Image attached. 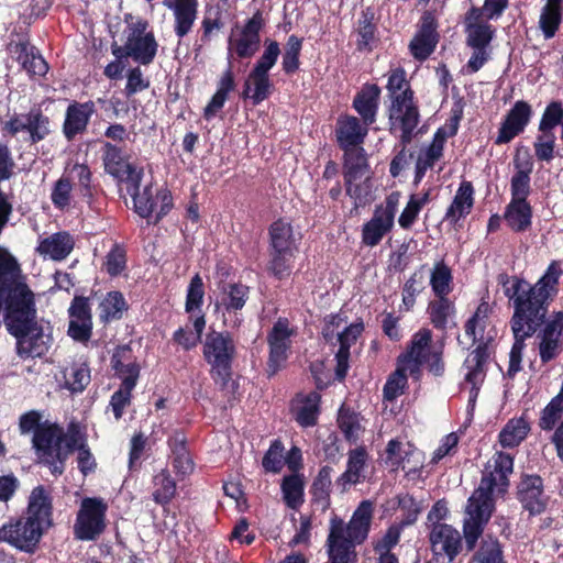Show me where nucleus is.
<instances>
[{"label": "nucleus", "instance_id": "14", "mask_svg": "<svg viewBox=\"0 0 563 563\" xmlns=\"http://www.w3.org/2000/svg\"><path fill=\"white\" fill-rule=\"evenodd\" d=\"M292 330L289 329V322L286 318H279L267 334V343L269 347L267 373L268 376L275 375L286 362L287 351L290 349V336Z\"/></svg>", "mask_w": 563, "mask_h": 563}, {"label": "nucleus", "instance_id": "13", "mask_svg": "<svg viewBox=\"0 0 563 563\" xmlns=\"http://www.w3.org/2000/svg\"><path fill=\"white\" fill-rule=\"evenodd\" d=\"M532 115L533 109L528 101H516L505 114L494 143L496 145L510 143L515 137L525 132Z\"/></svg>", "mask_w": 563, "mask_h": 563}, {"label": "nucleus", "instance_id": "9", "mask_svg": "<svg viewBox=\"0 0 563 563\" xmlns=\"http://www.w3.org/2000/svg\"><path fill=\"white\" fill-rule=\"evenodd\" d=\"M47 530L42 523L25 515L11 517L0 528V542L8 543L21 552L34 554Z\"/></svg>", "mask_w": 563, "mask_h": 563}, {"label": "nucleus", "instance_id": "55", "mask_svg": "<svg viewBox=\"0 0 563 563\" xmlns=\"http://www.w3.org/2000/svg\"><path fill=\"white\" fill-rule=\"evenodd\" d=\"M408 387V375L404 368L396 365V369L389 374L383 387V397L386 401L393 402L401 396Z\"/></svg>", "mask_w": 563, "mask_h": 563}, {"label": "nucleus", "instance_id": "62", "mask_svg": "<svg viewBox=\"0 0 563 563\" xmlns=\"http://www.w3.org/2000/svg\"><path fill=\"white\" fill-rule=\"evenodd\" d=\"M555 141L554 133L539 132L533 143L537 161L550 163L555 157Z\"/></svg>", "mask_w": 563, "mask_h": 563}, {"label": "nucleus", "instance_id": "8", "mask_svg": "<svg viewBox=\"0 0 563 563\" xmlns=\"http://www.w3.org/2000/svg\"><path fill=\"white\" fill-rule=\"evenodd\" d=\"M133 211L146 220L147 225H157L174 208V198L167 187L154 192L153 185H146L140 190V179H133Z\"/></svg>", "mask_w": 563, "mask_h": 563}, {"label": "nucleus", "instance_id": "4", "mask_svg": "<svg viewBox=\"0 0 563 563\" xmlns=\"http://www.w3.org/2000/svg\"><path fill=\"white\" fill-rule=\"evenodd\" d=\"M202 355L210 366V376L221 390L229 387L233 376V363L238 356L234 336L229 331L210 330L202 344Z\"/></svg>", "mask_w": 563, "mask_h": 563}, {"label": "nucleus", "instance_id": "52", "mask_svg": "<svg viewBox=\"0 0 563 563\" xmlns=\"http://www.w3.org/2000/svg\"><path fill=\"white\" fill-rule=\"evenodd\" d=\"M74 185L68 176L62 175L52 187L51 201L53 206L60 211L70 207Z\"/></svg>", "mask_w": 563, "mask_h": 563}, {"label": "nucleus", "instance_id": "17", "mask_svg": "<svg viewBox=\"0 0 563 563\" xmlns=\"http://www.w3.org/2000/svg\"><path fill=\"white\" fill-rule=\"evenodd\" d=\"M539 329V355L542 364L555 360L563 351L561 335L563 334V311L553 313L552 319L547 321Z\"/></svg>", "mask_w": 563, "mask_h": 563}, {"label": "nucleus", "instance_id": "49", "mask_svg": "<svg viewBox=\"0 0 563 563\" xmlns=\"http://www.w3.org/2000/svg\"><path fill=\"white\" fill-rule=\"evenodd\" d=\"M192 327L195 332L180 327L173 333V341L180 345L185 351L195 349L198 343L201 342V336L206 327L205 316H198L194 320Z\"/></svg>", "mask_w": 563, "mask_h": 563}, {"label": "nucleus", "instance_id": "22", "mask_svg": "<svg viewBox=\"0 0 563 563\" xmlns=\"http://www.w3.org/2000/svg\"><path fill=\"white\" fill-rule=\"evenodd\" d=\"M23 515L49 529L53 526L52 489L44 485L35 486L27 498V506Z\"/></svg>", "mask_w": 563, "mask_h": 563}, {"label": "nucleus", "instance_id": "19", "mask_svg": "<svg viewBox=\"0 0 563 563\" xmlns=\"http://www.w3.org/2000/svg\"><path fill=\"white\" fill-rule=\"evenodd\" d=\"M96 112V103L92 100L85 102L71 101L66 108L62 125L64 137L68 142H73L78 135L85 134Z\"/></svg>", "mask_w": 563, "mask_h": 563}, {"label": "nucleus", "instance_id": "20", "mask_svg": "<svg viewBox=\"0 0 563 563\" xmlns=\"http://www.w3.org/2000/svg\"><path fill=\"white\" fill-rule=\"evenodd\" d=\"M369 126L354 115L340 114L334 130L339 148L342 151L363 147Z\"/></svg>", "mask_w": 563, "mask_h": 563}, {"label": "nucleus", "instance_id": "10", "mask_svg": "<svg viewBox=\"0 0 563 563\" xmlns=\"http://www.w3.org/2000/svg\"><path fill=\"white\" fill-rule=\"evenodd\" d=\"M390 130L400 131V144L408 145L415 135V130L420 122V111L415 100V91L407 88L401 93L394 96L388 109Z\"/></svg>", "mask_w": 563, "mask_h": 563}, {"label": "nucleus", "instance_id": "63", "mask_svg": "<svg viewBox=\"0 0 563 563\" xmlns=\"http://www.w3.org/2000/svg\"><path fill=\"white\" fill-rule=\"evenodd\" d=\"M489 312H490L489 303L487 301H482L477 306L473 316L465 322V325H464L465 334L468 338H472L474 342L477 340L476 329L479 328L481 331H484Z\"/></svg>", "mask_w": 563, "mask_h": 563}, {"label": "nucleus", "instance_id": "7", "mask_svg": "<svg viewBox=\"0 0 563 563\" xmlns=\"http://www.w3.org/2000/svg\"><path fill=\"white\" fill-rule=\"evenodd\" d=\"M65 430L56 422H43L32 438V446L40 462L48 467L52 475L60 476L65 471V453L63 443Z\"/></svg>", "mask_w": 563, "mask_h": 563}, {"label": "nucleus", "instance_id": "41", "mask_svg": "<svg viewBox=\"0 0 563 563\" xmlns=\"http://www.w3.org/2000/svg\"><path fill=\"white\" fill-rule=\"evenodd\" d=\"M332 466H321L310 486L312 504L320 505L323 511L327 510L331 505L330 495L332 487Z\"/></svg>", "mask_w": 563, "mask_h": 563}, {"label": "nucleus", "instance_id": "11", "mask_svg": "<svg viewBox=\"0 0 563 563\" xmlns=\"http://www.w3.org/2000/svg\"><path fill=\"white\" fill-rule=\"evenodd\" d=\"M108 504L100 497L80 501L74 523V536L80 541H96L107 529Z\"/></svg>", "mask_w": 563, "mask_h": 563}, {"label": "nucleus", "instance_id": "54", "mask_svg": "<svg viewBox=\"0 0 563 563\" xmlns=\"http://www.w3.org/2000/svg\"><path fill=\"white\" fill-rule=\"evenodd\" d=\"M453 280L451 268L444 261L437 262L431 273L430 285L435 296H448Z\"/></svg>", "mask_w": 563, "mask_h": 563}, {"label": "nucleus", "instance_id": "56", "mask_svg": "<svg viewBox=\"0 0 563 563\" xmlns=\"http://www.w3.org/2000/svg\"><path fill=\"white\" fill-rule=\"evenodd\" d=\"M563 123V102L561 100L550 101L540 119L538 131L554 133L553 130Z\"/></svg>", "mask_w": 563, "mask_h": 563}, {"label": "nucleus", "instance_id": "44", "mask_svg": "<svg viewBox=\"0 0 563 563\" xmlns=\"http://www.w3.org/2000/svg\"><path fill=\"white\" fill-rule=\"evenodd\" d=\"M283 499L286 506L297 510L305 501V482L300 474L286 475L282 481Z\"/></svg>", "mask_w": 563, "mask_h": 563}, {"label": "nucleus", "instance_id": "45", "mask_svg": "<svg viewBox=\"0 0 563 563\" xmlns=\"http://www.w3.org/2000/svg\"><path fill=\"white\" fill-rule=\"evenodd\" d=\"M437 299L431 300L427 308V313L433 328L437 330H445L448 320L455 314V306L448 296H435Z\"/></svg>", "mask_w": 563, "mask_h": 563}, {"label": "nucleus", "instance_id": "31", "mask_svg": "<svg viewBox=\"0 0 563 563\" xmlns=\"http://www.w3.org/2000/svg\"><path fill=\"white\" fill-rule=\"evenodd\" d=\"M474 207V187L472 181L463 180L453 198L452 203L446 209L443 220L452 225H456L461 219L468 216Z\"/></svg>", "mask_w": 563, "mask_h": 563}, {"label": "nucleus", "instance_id": "28", "mask_svg": "<svg viewBox=\"0 0 563 563\" xmlns=\"http://www.w3.org/2000/svg\"><path fill=\"white\" fill-rule=\"evenodd\" d=\"M267 235V250L299 251L300 236H296L291 221L286 218L280 217L273 221L268 227Z\"/></svg>", "mask_w": 563, "mask_h": 563}, {"label": "nucleus", "instance_id": "2", "mask_svg": "<svg viewBox=\"0 0 563 563\" xmlns=\"http://www.w3.org/2000/svg\"><path fill=\"white\" fill-rule=\"evenodd\" d=\"M512 472L514 456L496 452L483 472L478 488L468 498L462 532L467 552L474 551V563H507L499 539L484 531L495 510L494 494L507 492Z\"/></svg>", "mask_w": 563, "mask_h": 563}, {"label": "nucleus", "instance_id": "5", "mask_svg": "<svg viewBox=\"0 0 563 563\" xmlns=\"http://www.w3.org/2000/svg\"><path fill=\"white\" fill-rule=\"evenodd\" d=\"M18 314L22 323L19 325V332L10 333L16 340V353L22 358L42 357L49 349L48 342L45 340L44 329L37 322V309L35 294L29 287L25 298L22 302Z\"/></svg>", "mask_w": 563, "mask_h": 563}, {"label": "nucleus", "instance_id": "38", "mask_svg": "<svg viewBox=\"0 0 563 563\" xmlns=\"http://www.w3.org/2000/svg\"><path fill=\"white\" fill-rule=\"evenodd\" d=\"M75 241L67 231H59L45 238L38 245V252L48 255L53 261L65 260L74 250Z\"/></svg>", "mask_w": 563, "mask_h": 563}, {"label": "nucleus", "instance_id": "23", "mask_svg": "<svg viewBox=\"0 0 563 563\" xmlns=\"http://www.w3.org/2000/svg\"><path fill=\"white\" fill-rule=\"evenodd\" d=\"M8 49L30 76L42 77L47 74L48 64L27 38L10 43Z\"/></svg>", "mask_w": 563, "mask_h": 563}, {"label": "nucleus", "instance_id": "3", "mask_svg": "<svg viewBox=\"0 0 563 563\" xmlns=\"http://www.w3.org/2000/svg\"><path fill=\"white\" fill-rule=\"evenodd\" d=\"M265 27V19L261 10H257L242 26L235 24L228 38L229 66L222 73L217 84V90L203 109V118L210 120L223 108L230 92L235 90V76L232 70L231 58L249 59L261 47V33Z\"/></svg>", "mask_w": 563, "mask_h": 563}, {"label": "nucleus", "instance_id": "61", "mask_svg": "<svg viewBox=\"0 0 563 563\" xmlns=\"http://www.w3.org/2000/svg\"><path fill=\"white\" fill-rule=\"evenodd\" d=\"M346 195L355 201V205L368 202L372 192V175L364 176L361 180H344Z\"/></svg>", "mask_w": 563, "mask_h": 563}, {"label": "nucleus", "instance_id": "16", "mask_svg": "<svg viewBox=\"0 0 563 563\" xmlns=\"http://www.w3.org/2000/svg\"><path fill=\"white\" fill-rule=\"evenodd\" d=\"M460 531L451 525H432L429 532L430 549L434 558L446 556L453 563L463 550Z\"/></svg>", "mask_w": 563, "mask_h": 563}, {"label": "nucleus", "instance_id": "24", "mask_svg": "<svg viewBox=\"0 0 563 563\" xmlns=\"http://www.w3.org/2000/svg\"><path fill=\"white\" fill-rule=\"evenodd\" d=\"M291 410L300 427H314L321 413V395L319 391L298 393L291 401Z\"/></svg>", "mask_w": 563, "mask_h": 563}, {"label": "nucleus", "instance_id": "27", "mask_svg": "<svg viewBox=\"0 0 563 563\" xmlns=\"http://www.w3.org/2000/svg\"><path fill=\"white\" fill-rule=\"evenodd\" d=\"M380 92L382 90L376 84H365L353 99L352 107L366 125L376 122Z\"/></svg>", "mask_w": 563, "mask_h": 563}, {"label": "nucleus", "instance_id": "47", "mask_svg": "<svg viewBox=\"0 0 563 563\" xmlns=\"http://www.w3.org/2000/svg\"><path fill=\"white\" fill-rule=\"evenodd\" d=\"M65 388L73 394L82 393L91 382L90 367L87 362L73 363L63 372Z\"/></svg>", "mask_w": 563, "mask_h": 563}, {"label": "nucleus", "instance_id": "59", "mask_svg": "<svg viewBox=\"0 0 563 563\" xmlns=\"http://www.w3.org/2000/svg\"><path fill=\"white\" fill-rule=\"evenodd\" d=\"M398 192H393L385 199V205L376 206L373 218L378 220L377 222L385 227L387 230H391L394 227L395 214L398 206Z\"/></svg>", "mask_w": 563, "mask_h": 563}, {"label": "nucleus", "instance_id": "51", "mask_svg": "<svg viewBox=\"0 0 563 563\" xmlns=\"http://www.w3.org/2000/svg\"><path fill=\"white\" fill-rule=\"evenodd\" d=\"M466 43L474 49H487L494 38L495 29L487 22L467 23Z\"/></svg>", "mask_w": 563, "mask_h": 563}, {"label": "nucleus", "instance_id": "53", "mask_svg": "<svg viewBox=\"0 0 563 563\" xmlns=\"http://www.w3.org/2000/svg\"><path fill=\"white\" fill-rule=\"evenodd\" d=\"M338 426L347 442L355 444L360 440L361 423L358 413L342 407L338 415Z\"/></svg>", "mask_w": 563, "mask_h": 563}, {"label": "nucleus", "instance_id": "32", "mask_svg": "<svg viewBox=\"0 0 563 563\" xmlns=\"http://www.w3.org/2000/svg\"><path fill=\"white\" fill-rule=\"evenodd\" d=\"M129 308L130 305L120 290H110L99 301L97 308L99 322L106 327L120 321Z\"/></svg>", "mask_w": 563, "mask_h": 563}, {"label": "nucleus", "instance_id": "40", "mask_svg": "<svg viewBox=\"0 0 563 563\" xmlns=\"http://www.w3.org/2000/svg\"><path fill=\"white\" fill-rule=\"evenodd\" d=\"M250 297V287L242 283H229L223 286L219 306L225 313L235 317L241 311Z\"/></svg>", "mask_w": 563, "mask_h": 563}, {"label": "nucleus", "instance_id": "33", "mask_svg": "<svg viewBox=\"0 0 563 563\" xmlns=\"http://www.w3.org/2000/svg\"><path fill=\"white\" fill-rule=\"evenodd\" d=\"M343 179L361 180L364 176L372 175L368 156L364 147L342 150Z\"/></svg>", "mask_w": 563, "mask_h": 563}, {"label": "nucleus", "instance_id": "34", "mask_svg": "<svg viewBox=\"0 0 563 563\" xmlns=\"http://www.w3.org/2000/svg\"><path fill=\"white\" fill-rule=\"evenodd\" d=\"M101 153L104 170L112 177L122 179L125 175H131L134 172L133 166L128 163V156L121 146L111 142H104Z\"/></svg>", "mask_w": 563, "mask_h": 563}, {"label": "nucleus", "instance_id": "15", "mask_svg": "<svg viewBox=\"0 0 563 563\" xmlns=\"http://www.w3.org/2000/svg\"><path fill=\"white\" fill-rule=\"evenodd\" d=\"M438 21L430 11L423 12L416 34L409 43V52L416 60H427L434 52L440 35L438 33Z\"/></svg>", "mask_w": 563, "mask_h": 563}, {"label": "nucleus", "instance_id": "43", "mask_svg": "<svg viewBox=\"0 0 563 563\" xmlns=\"http://www.w3.org/2000/svg\"><path fill=\"white\" fill-rule=\"evenodd\" d=\"M431 331L429 329H421L411 336L406 350L397 358H401L405 362L419 360L423 362L428 351L431 350Z\"/></svg>", "mask_w": 563, "mask_h": 563}, {"label": "nucleus", "instance_id": "6", "mask_svg": "<svg viewBox=\"0 0 563 563\" xmlns=\"http://www.w3.org/2000/svg\"><path fill=\"white\" fill-rule=\"evenodd\" d=\"M147 21L140 20L126 27L124 45L111 44V53L118 59L132 58L140 65L147 66L156 57L158 43L153 31H146Z\"/></svg>", "mask_w": 563, "mask_h": 563}, {"label": "nucleus", "instance_id": "25", "mask_svg": "<svg viewBox=\"0 0 563 563\" xmlns=\"http://www.w3.org/2000/svg\"><path fill=\"white\" fill-rule=\"evenodd\" d=\"M163 4L174 13V32L180 40L188 35L198 14L197 0H164Z\"/></svg>", "mask_w": 563, "mask_h": 563}, {"label": "nucleus", "instance_id": "37", "mask_svg": "<svg viewBox=\"0 0 563 563\" xmlns=\"http://www.w3.org/2000/svg\"><path fill=\"white\" fill-rule=\"evenodd\" d=\"M152 499L162 506L165 514L177 494V484L167 468L161 470L152 479Z\"/></svg>", "mask_w": 563, "mask_h": 563}, {"label": "nucleus", "instance_id": "12", "mask_svg": "<svg viewBox=\"0 0 563 563\" xmlns=\"http://www.w3.org/2000/svg\"><path fill=\"white\" fill-rule=\"evenodd\" d=\"M2 132L12 137L21 132L29 135L31 144H37L53 133V123L40 106H33L26 113H14L2 125Z\"/></svg>", "mask_w": 563, "mask_h": 563}, {"label": "nucleus", "instance_id": "35", "mask_svg": "<svg viewBox=\"0 0 563 563\" xmlns=\"http://www.w3.org/2000/svg\"><path fill=\"white\" fill-rule=\"evenodd\" d=\"M532 218L533 208L530 201L510 200L505 207L504 219L516 233L528 231L532 225Z\"/></svg>", "mask_w": 563, "mask_h": 563}, {"label": "nucleus", "instance_id": "50", "mask_svg": "<svg viewBox=\"0 0 563 563\" xmlns=\"http://www.w3.org/2000/svg\"><path fill=\"white\" fill-rule=\"evenodd\" d=\"M126 247L123 244L115 242L104 256L102 268L110 277H118L126 269Z\"/></svg>", "mask_w": 563, "mask_h": 563}, {"label": "nucleus", "instance_id": "58", "mask_svg": "<svg viewBox=\"0 0 563 563\" xmlns=\"http://www.w3.org/2000/svg\"><path fill=\"white\" fill-rule=\"evenodd\" d=\"M279 55V43L275 40L266 38L264 41V51L251 70L269 74L271 69L276 65Z\"/></svg>", "mask_w": 563, "mask_h": 563}, {"label": "nucleus", "instance_id": "36", "mask_svg": "<svg viewBox=\"0 0 563 563\" xmlns=\"http://www.w3.org/2000/svg\"><path fill=\"white\" fill-rule=\"evenodd\" d=\"M274 91V84L269 74L251 70L244 82L241 97L251 99L253 106H257L266 100Z\"/></svg>", "mask_w": 563, "mask_h": 563}, {"label": "nucleus", "instance_id": "60", "mask_svg": "<svg viewBox=\"0 0 563 563\" xmlns=\"http://www.w3.org/2000/svg\"><path fill=\"white\" fill-rule=\"evenodd\" d=\"M407 470V475L418 474L423 468L422 453L409 444V449L404 451V455H399V460L391 462V470Z\"/></svg>", "mask_w": 563, "mask_h": 563}, {"label": "nucleus", "instance_id": "46", "mask_svg": "<svg viewBox=\"0 0 563 563\" xmlns=\"http://www.w3.org/2000/svg\"><path fill=\"white\" fill-rule=\"evenodd\" d=\"M529 430L525 418L510 419L499 432V443L503 448H516L527 438Z\"/></svg>", "mask_w": 563, "mask_h": 563}, {"label": "nucleus", "instance_id": "1", "mask_svg": "<svg viewBox=\"0 0 563 563\" xmlns=\"http://www.w3.org/2000/svg\"><path fill=\"white\" fill-rule=\"evenodd\" d=\"M562 275L563 269L559 261H552L534 284L516 275L509 276L506 273L498 275V283L504 287V294L514 309L509 320L514 335L507 369L509 378H514L521 371L526 340L532 338L542 328L549 306L559 294Z\"/></svg>", "mask_w": 563, "mask_h": 563}, {"label": "nucleus", "instance_id": "42", "mask_svg": "<svg viewBox=\"0 0 563 563\" xmlns=\"http://www.w3.org/2000/svg\"><path fill=\"white\" fill-rule=\"evenodd\" d=\"M268 261L267 273L277 280H284L290 276L294 267V260L298 251L267 250Z\"/></svg>", "mask_w": 563, "mask_h": 563}, {"label": "nucleus", "instance_id": "48", "mask_svg": "<svg viewBox=\"0 0 563 563\" xmlns=\"http://www.w3.org/2000/svg\"><path fill=\"white\" fill-rule=\"evenodd\" d=\"M563 416V380L560 391L541 410L538 426L543 431L555 430Z\"/></svg>", "mask_w": 563, "mask_h": 563}, {"label": "nucleus", "instance_id": "29", "mask_svg": "<svg viewBox=\"0 0 563 563\" xmlns=\"http://www.w3.org/2000/svg\"><path fill=\"white\" fill-rule=\"evenodd\" d=\"M367 460L368 453L364 446L350 450L346 470L335 481V486L340 488L341 493L346 492L351 485H356L364 481L362 471Z\"/></svg>", "mask_w": 563, "mask_h": 563}, {"label": "nucleus", "instance_id": "39", "mask_svg": "<svg viewBox=\"0 0 563 563\" xmlns=\"http://www.w3.org/2000/svg\"><path fill=\"white\" fill-rule=\"evenodd\" d=\"M516 172L510 179V200L529 201L528 197L532 192L531 173L533 163L528 159L525 164L514 161Z\"/></svg>", "mask_w": 563, "mask_h": 563}, {"label": "nucleus", "instance_id": "21", "mask_svg": "<svg viewBox=\"0 0 563 563\" xmlns=\"http://www.w3.org/2000/svg\"><path fill=\"white\" fill-rule=\"evenodd\" d=\"M490 354L492 351L489 347V342L482 340L465 360V365L468 368V372L465 375V382L472 385V397L470 401H474L478 395L479 387L486 376V365Z\"/></svg>", "mask_w": 563, "mask_h": 563}, {"label": "nucleus", "instance_id": "26", "mask_svg": "<svg viewBox=\"0 0 563 563\" xmlns=\"http://www.w3.org/2000/svg\"><path fill=\"white\" fill-rule=\"evenodd\" d=\"M111 367L115 376L121 379V385L135 388L140 377V365L132 361V349L130 345H119L111 356Z\"/></svg>", "mask_w": 563, "mask_h": 563}, {"label": "nucleus", "instance_id": "30", "mask_svg": "<svg viewBox=\"0 0 563 563\" xmlns=\"http://www.w3.org/2000/svg\"><path fill=\"white\" fill-rule=\"evenodd\" d=\"M355 33L357 35L356 49L361 53H371L374 49L375 43L378 41V29L374 8L366 7L361 11L356 22Z\"/></svg>", "mask_w": 563, "mask_h": 563}, {"label": "nucleus", "instance_id": "18", "mask_svg": "<svg viewBox=\"0 0 563 563\" xmlns=\"http://www.w3.org/2000/svg\"><path fill=\"white\" fill-rule=\"evenodd\" d=\"M517 498L530 516L544 512L549 497L544 494L542 477L536 474H523L518 484Z\"/></svg>", "mask_w": 563, "mask_h": 563}, {"label": "nucleus", "instance_id": "57", "mask_svg": "<svg viewBox=\"0 0 563 563\" xmlns=\"http://www.w3.org/2000/svg\"><path fill=\"white\" fill-rule=\"evenodd\" d=\"M73 170L76 172L78 189L81 198L91 203L96 194L98 186L92 184V172L87 164L76 163L73 166Z\"/></svg>", "mask_w": 563, "mask_h": 563}, {"label": "nucleus", "instance_id": "64", "mask_svg": "<svg viewBox=\"0 0 563 563\" xmlns=\"http://www.w3.org/2000/svg\"><path fill=\"white\" fill-rule=\"evenodd\" d=\"M284 444L280 440H274L262 460V465L266 472L279 473L284 466L283 453Z\"/></svg>", "mask_w": 563, "mask_h": 563}]
</instances>
